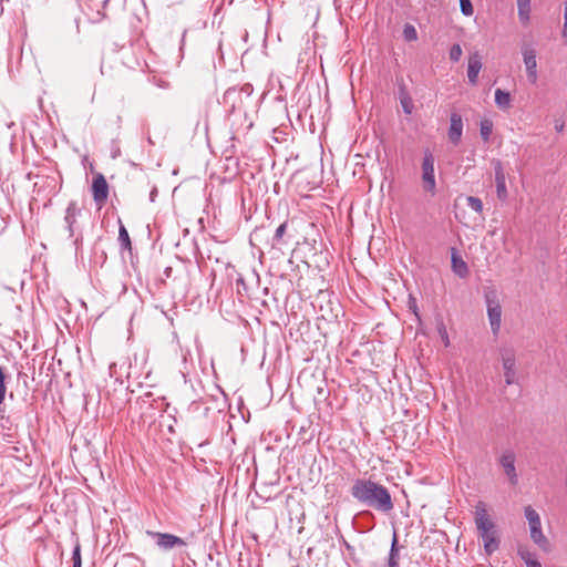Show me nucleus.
Wrapping results in <instances>:
<instances>
[{
	"instance_id": "f257e3e1",
	"label": "nucleus",
	"mask_w": 567,
	"mask_h": 567,
	"mask_svg": "<svg viewBox=\"0 0 567 567\" xmlns=\"http://www.w3.org/2000/svg\"><path fill=\"white\" fill-rule=\"evenodd\" d=\"M350 493L358 503L377 512L386 514L394 508L389 489L370 478H357Z\"/></svg>"
},
{
	"instance_id": "f03ea898",
	"label": "nucleus",
	"mask_w": 567,
	"mask_h": 567,
	"mask_svg": "<svg viewBox=\"0 0 567 567\" xmlns=\"http://www.w3.org/2000/svg\"><path fill=\"white\" fill-rule=\"evenodd\" d=\"M484 298L487 307L491 329L496 336L499 332L502 324V306L498 300L497 291L492 287H487L484 289Z\"/></svg>"
},
{
	"instance_id": "7ed1b4c3",
	"label": "nucleus",
	"mask_w": 567,
	"mask_h": 567,
	"mask_svg": "<svg viewBox=\"0 0 567 567\" xmlns=\"http://www.w3.org/2000/svg\"><path fill=\"white\" fill-rule=\"evenodd\" d=\"M434 156L432 152L427 148L424 151V156L422 161V188L425 193L431 194L432 196L436 193V182L434 174Z\"/></svg>"
},
{
	"instance_id": "20e7f679",
	"label": "nucleus",
	"mask_w": 567,
	"mask_h": 567,
	"mask_svg": "<svg viewBox=\"0 0 567 567\" xmlns=\"http://www.w3.org/2000/svg\"><path fill=\"white\" fill-rule=\"evenodd\" d=\"M146 535L152 537L155 540L157 547L165 551L175 547L186 546V542L183 538L173 534L146 530Z\"/></svg>"
},
{
	"instance_id": "39448f33",
	"label": "nucleus",
	"mask_w": 567,
	"mask_h": 567,
	"mask_svg": "<svg viewBox=\"0 0 567 567\" xmlns=\"http://www.w3.org/2000/svg\"><path fill=\"white\" fill-rule=\"evenodd\" d=\"M92 195L100 207L105 204L109 197V184L102 173H96L92 182Z\"/></svg>"
},
{
	"instance_id": "423d86ee",
	"label": "nucleus",
	"mask_w": 567,
	"mask_h": 567,
	"mask_svg": "<svg viewBox=\"0 0 567 567\" xmlns=\"http://www.w3.org/2000/svg\"><path fill=\"white\" fill-rule=\"evenodd\" d=\"M475 525L478 534L495 529V524L489 519L484 502H478L475 506Z\"/></svg>"
},
{
	"instance_id": "0eeeda50",
	"label": "nucleus",
	"mask_w": 567,
	"mask_h": 567,
	"mask_svg": "<svg viewBox=\"0 0 567 567\" xmlns=\"http://www.w3.org/2000/svg\"><path fill=\"white\" fill-rule=\"evenodd\" d=\"M502 363L504 369L505 382L507 385H511L515 382L516 377V360L513 350L502 351Z\"/></svg>"
},
{
	"instance_id": "6e6552de",
	"label": "nucleus",
	"mask_w": 567,
	"mask_h": 567,
	"mask_svg": "<svg viewBox=\"0 0 567 567\" xmlns=\"http://www.w3.org/2000/svg\"><path fill=\"white\" fill-rule=\"evenodd\" d=\"M499 464L504 470V473L509 480L512 485H516L518 483V475L516 473L515 467V454L512 451H506L502 454L499 458Z\"/></svg>"
},
{
	"instance_id": "1a4fd4ad",
	"label": "nucleus",
	"mask_w": 567,
	"mask_h": 567,
	"mask_svg": "<svg viewBox=\"0 0 567 567\" xmlns=\"http://www.w3.org/2000/svg\"><path fill=\"white\" fill-rule=\"evenodd\" d=\"M462 134H463L462 116L456 112H452L451 116H450V128L447 132L450 142L455 146L458 145L461 142V138H462Z\"/></svg>"
},
{
	"instance_id": "9d476101",
	"label": "nucleus",
	"mask_w": 567,
	"mask_h": 567,
	"mask_svg": "<svg viewBox=\"0 0 567 567\" xmlns=\"http://www.w3.org/2000/svg\"><path fill=\"white\" fill-rule=\"evenodd\" d=\"M493 165H494V173H495L497 197L501 200H504L507 197L506 177H505L504 168H503L502 162L498 159L494 161Z\"/></svg>"
},
{
	"instance_id": "9b49d317",
	"label": "nucleus",
	"mask_w": 567,
	"mask_h": 567,
	"mask_svg": "<svg viewBox=\"0 0 567 567\" xmlns=\"http://www.w3.org/2000/svg\"><path fill=\"white\" fill-rule=\"evenodd\" d=\"M523 56L528 81L534 84L537 81L536 52L534 49L526 48L523 50Z\"/></svg>"
},
{
	"instance_id": "f8f14e48",
	"label": "nucleus",
	"mask_w": 567,
	"mask_h": 567,
	"mask_svg": "<svg viewBox=\"0 0 567 567\" xmlns=\"http://www.w3.org/2000/svg\"><path fill=\"white\" fill-rule=\"evenodd\" d=\"M481 70L482 59L481 55L477 52H475L470 55L467 65V78L471 84L475 85L477 83L478 73Z\"/></svg>"
},
{
	"instance_id": "ddd939ff",
	"label": "nucleus",
	"mask_w": 567,
	"mask_h": 567,
	"mask_svg": "<svg viewBox=\"0 0 567 567\" xmlns=\"http://www.w3.org/2000/svg\"><path fill=\"white\" fill-rule=\"evenodd\" d=\"M80 208L78 207L75 202H70L66 210L64 220L68 225L69 236L72 237L74 235V224L76 223V217L80 214Z\"/></svg>"
},
{
	"instance_id": "4468645a",
	"label": "nucleus",
	"mask_w": 567,
	"mask_h": 567,
	"mask_svg": "<svg viewBox=\"0 0 567 567\" xmlns=\"http://www.w3.org/2000/svg\"><path fill=\"white\" fill-rule=\"evenodd\" d=\"M480 536L483 539L484 543V549L486 554L491 555L499 547V539L496 536V530L493 532H486V533H480Z\"/></svg>"
},
{
	"instance_id": "2eb2a0df",
	"label": "nucleus",
	"mask_w": 567,
	"mask_h": 567,
	"mask_svg": "<svg viewBox=\"0 0 567 567\" xmlns=\"http://www.w3.org/2000/svg\"><path fill=\"white\" fill-rule=\"evenodd\" d=\"M452 270L460 278L464 279L468 276V267L467 264L463 260V258L456 254H452Z\"/></svg>"
},
{
	"instance_id": "dca6fc26",
	"label": "nucleus",
	"mask_w": 567,
	"mask_h": 567,
	"mask_svg": "<svg viewBox=\"0 0 567 567\" xmlns=\"http://www.w3.org/2000/svg\"><path fill=\"white\" fill-rule=\"evenodd\" d=\"M530 537L535 544H537L543 550L549 551L550 544L547 537L542 532V525L530 528Z\"/></svg>"
},
{
	"instance_id": "f3484780",
	"label": "nucleus",
	"mask_w": 567,
	"mask_h": 567,
	"mask_svg": "<svg viewBox=\"0 0 567 567\" xmlns=\"http://www.w3.org/2000/svg\"><path fill=\"white\" fill-rule=\"evenodd\" d=\"M399 97L403 112L408 115L412 114L414 109L413 100L404 85L400 86L399 89Z\"/></svg>"
},
{
	"instance_id": "a211bd4d",
	"label": "nucleus",
	"mask_w": 567,
	"mask_h": 567,
	"mask_svg": "<svg viewBox=\"0 0 567 567\" xmlns=\"http://www.w3.org/2000/svg\"><path fill=\"white\" fill-rule=\"evenodd\" d=\"M518 18L523 24L529 21L530 0H517Z\"/></svg>"
},
{
	"instance_id": "6ab92c4d",
	"label": "nucleus",
	"mask_w": 567,
	"mask_h": 567,
	"mask_svg": "<svg viewBox=\"0 0 567 567\" xmlns=\"http://www.w3.org/2000/svg\"><path fill=\"white\" fill-rule=\"evenodd\" d=\"M512 97L509 92L497 89L495 91V103L501 110H507L511 107Z\"/></svg>"
},
{
	"instance_id": "aec40b11",
	"label": "nucleus",
	"mask_w": 567,
	"mask_h": 567,
	"mask_svg": "<svg viewBox=\"0 0 567 567\" xmlns=\"http://www.w3.org/2000/svg\"><path fill=\"white\" fill-rule=\"evenodd\" d=\"M399 548H398V536L394 533L389 554L388 567H399Z\"/></svg>"
},
{
	"instance_id": "412c9836",
	"label": "nucleus",
	"mask_w": 567,
	"mask_h": 567,
	"mask_svg": "<svg viewBox=\"0 0 567 567\" xmlns=\"http://www.w3.org/2000/svg\"><path fill=\"white\" fill-rule=\"evenodd\" d=\"M525 517L528 520L529 528L540 526L542 524L538 513L532 506L525 507Z\"/></svg>"
},
{
	"instance_id": "4be33fe9",
	"label": "nucleus",
	"mask_w": 567,
	"mask_h": 567,
	"mask_svg": "<svg viewBox=\"0 0 567 567\" xmlns=\"http://www.w3.org/2000/svg\"><path fill=\"white\" fill-rule=\"evenodd\" d=\"M118 241L123 249H127V250L132 249V243L130 239V235L123 224H120Z\"/></svg>"
},
{
	"instance_id": "5701e85b",
	"label": "nucleus",
	"mask_w": 567,
	"mask_h": 567,
	"mask_svg": "<svg viewBox=\"0 0 567 567\" xmlns=\"http://www.w3.org/2000/svg\"><path fill=\"white\" fill-rule=\"evenodd\" d=\"M493 132V122L491 120H483L480 124V133L482 138L487 142Z\"/></svg>"
},
{
	"instance_id": "b1692460",
	"label": "nucleus",
	"mask_w": 567,
	"mask_h": 567,
	"mask_svg": "<svg viewBox=\"0 0 567 567\" xmlns=\"http://www.w3.org/2000/svg\"><path fill=\"white\" fill-rule=\"evenodd\" d=\"M466 205L474 210L475 213L482 215L483 213V203L478 197L475 196H466L465 197Z\"/></svg>"
},
{
	"instance_id": "393cba45",
	"label": "nucleus",
	"mask_w": 567,
	"mask_h": 567,
	"mask_svg": "<svg viewBox=\"0 0 567 567\" xmlns=\"http://www.w3.org/2000/svg\"><path fill=\"white\" fill-rule=\"evenodd\" d=\"M403 37L406 41H415L417 39V32L412 24H405L403 29Z\"/></svg>"
},
{
	"instance_id": "a878e982",
	"label": "nucleus",
	"mask_w": 567,
	"mask_h": 567,
	"mask_svg": "<svg viewBox=\"0 0 567 567\" xmlns=\"http://www.w3.org/2000/svg\"><path fill=\"white\" fill-rule=\"evenodd\" d=\"M286 230H287V223L285 221L281 225H279L278 228L276 229L274 238H272V246L281 243L282 237L286 234Z\"/></svg>"
},
{
	"instance_id": "bb28decb",
	"label": "nucleus",
	"mask_w": 567,
	"mask_h": 567,
	"mask_svg": "<svg viewBox=\"0 0 567 567\" xmlns=\"http://www.w3.org/2000/svg\"><path fill=\"white\" fill-rule=\"evenodd\" d=\"M518 554L522 557V559L525 560L527 567H543L538 560L533 559L530 557V554L528 551L519 550Z\"/></svg>"
},
{
	"instance_id": "cd10ccee",
	"label": "nucleus",
	"mask_w": 567,
	"mask_h": 567,
	"mask_svg": "<svg viewBox=\"0 0 567 567\" xmlns=\"http://www.w3.org/2000/svg\"><path fill=\"white\" fill-rule=\"evenodd\" d=\"M437 332L441 336V338L444 342V346L449 347V344H450L449 334H447L445 324L442 319L437 322Z\"/></svg>"
},
{
	"instance_id": "c85d7f7f",
	"label": "nucleus",
	"mask_w": 567,
	"mask_h": 567,
	"mask_svg": "<svg viewBox=\"0 0 567 567\" xmlns=\"http://www.w3.org/2000/svg\"><path fill=\"white\" fill-rule=\"evenodd\" d=\"M72 567H82V558H81V546L79 544L75 545L72 553Z\"/></svg>"
},
{
	"instance_id": "c756f323",
	"label": "nucleus",
	"mask_w": 567,
	"mask_h": 567,
	"mask_svg": "<svg viewBox=\"0 0 567 567\" xmlns=\"http://www.w3.org/2000/svg\"><path fill=\"white\" fill-rule=\"evenodd\" d=\"M460 7L461 12L466 17L472 16L474 12L471 0H460Z\"/></svg>"
},
{
	"instance_id": "7c9ffc66",
	"label": "nucleus",
	"mask_w": 567,
	"mask_h": 567,
	"mask_svg": "<svg viewBox=\"0 0 567 567\" xmlns=\"http://www.w3.org/2000/svg\"><path fill=\"white\" fill-rule=\"evenodd\" d=\"M4 381H6V374H4L3 368L0 367V404L3 403L4 398H6V392H7V386H6Z\"/></svg>"
},
{
	"instance_id": "2f4dec72",
	"label": "nucleus",
	"mask_w": 567,
	"mask_h": 567,
	"mask_svg": "<svg viewBox=\"0 0 567 567\" xmlns=\"http://www.w3.org/2000/svg\"><path fill=\"white\" fill-rule=\"evenodd\" d=\"M462 56V48L460 44L452 45L450 50V59L454 62H457Z\"/></svg>"
},
{
	"instance_id": "473e14b6",
	"label": "nucleus",
	"mask_w": 567,
	"mask_h": 567,
	"mask_svg": "<svg viewBox=\"0 0 567 567\" xmlns=\"http://www.w3.org/2000/svg\"><path fill=\"white\" fill-rule=\"evenodd\" d=\"M409 308L413 311V313L417 317V306H416V299L410 296L409 298Z\"/></svg>"
},
{
	"instance_id": "72a5a7b5",
	"label": "nucleus",
	"mask_w": 567,
	"mask_h": 567,
	"mask_svg": "<svg viewBox=\"0 0 567 567\" xmlns=\"http://www.w3.org/2000/svg\"><path fill=\"white\" fill-rule=\"evenodd\" d=\"M564 19H565V22H564L563 34H564L565 38H567V4H566V8H565Z\"/></svg>"
},
{
	"instance_id": "f704fd0d",
	"label": "nucleus",
	"mask_w": 567,
	"mask_h": 567,
	"mask_svg": "<svg viewBox=\"0 0 567 567\" xmlns=\"http://www.w3.org/2000/svg\"><path fill=\"white\" fill-rule=\"evenodd\" d=\"M157 193H158V192H157V188H156V187H154V188L151 190V194H150V199H151V202H155V198H156V196H157Z\"/></svg>"
},
{
	"instance_id": "c9c22d12",
	"label": "nucleus",
	"mask_w": 567,
	"mask_h": 567,
	"mask_svg": "<svg viewBox=\"0 0 567 567\" xmlns=\"http://www.w3.org/2000/svg\"><path fill=\"white\" fill-rule=\"evenodd\" d=\"M555 128H556L557 132H561L563 128H564V123L556 122Z\"/></svg>"
},
{
	"instance_id": "e433bc0d",
	"label": "nucleus",
	"mask_w": 567,
	"mask_h": 567,
	"mask_svg": "<svg viewBox=\"0 0 567 567\" xmlns=\"http://www.w3.org/2000/svg\"><path fill=\"white\" fill-rule=\"evenodd\" d=\"M237 285H245L244 279L241 277L237 279Z\"/></svg>"
}]
</instances>
